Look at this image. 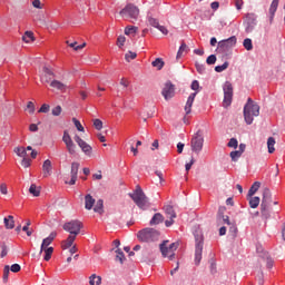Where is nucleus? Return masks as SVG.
<instances>
[{
    "label": "nucleus",
    "mask_w": 285,
    "mask_h": 285,
    "mask_svg": "<svg viewBox=\"0 0 285 285\" xmlns=\"http://www.w3.org/2000/svg\"><path fill=\"white\" fill-rule=\"evenodd\" d=\"M277 200L273 202V194L271 193V189L265 188L263 190V199L261 203V216L262 219H264L265 222H268V219H271V207L277 206Z\"/></svg>",
    "instance_id": "nucleus-1"
},
{
    "label": "nucleus",
    "mask_w": 285,
    "mask_h": 285,
    "mask_svg": "<svg viewBox=\"0 0 285 285\" xmlns=\"http://www.w3.org/2000/svg\"><path fill=\"white\" fill-rule=\"evenodd\" d=\"M132 202L140 208V210H148L150 208V200H148V196L144 193V189L138 185L132 194H129Z\"/></svg>",
    "instance_id": "nucleus-2"
},
{
    "label": "nucleus",
    "mask_w": 285,
    "mask_h": 285,
    "mask_svg": "<svg viewBox=\"0 0 285 285\" xmlns=\"http://www.w3.org/2000/svg\"><path fill=\"white\" fill-rule=\"evenodd\" d=\"M255 117H259V105L253 101L252 98H248L246 105L244 106V119L246 124L250 126Z\"/></svg>",
    "instance_id": "nucleus-3"
},
{
    "label": "nucleus",
    "mask_w": 285,
    "mask_h": 285,
    "mask_svg": "<svg viewBox=\"0 0 285 285\" xmlns=\"http://www.w3.org/2000/svg\"><path fill=\"white\" fill-rule=\"evenodd\" d=\"M169 240H163V243L159 245V250L161 253L163 257H166L169 259V262H173L175 257H177V248H179V242L171 243L168 245Z\"/></svg>",
    "instance_id": "nucleus-4"
},
{
    "label": "nucleus",
    "mask_w": 285,
    "mask_h": 285,
    "mask_svg": "<svg viewBox=\"0 0 285 285\" xmlns=\"http://www.w3.org/2000/svg\"><path fill=\"white\" fill-rule=\"evenodd\" d=\"M195 237V264L196 266H199L202 264V253L204 252V234L202 232L196 230L194 233Z\"/></svg>",
    "instance_id": "nucleus-5"
},
{
    "label": "nucleus",
    "mask_w": 285,
    "mask_h": 285,
    "mask_svg": "<svg viewBox=\"0 0 285 285\" xmlns=\"http://www.w3.org/2000/svg\"><path fill=\"white\" fill-rule=\"evenodd\" d=\"M122 19H130L131 23H135L139 19V8L132 3H128L120 12Z\"/></svg>",
    "instance_id": "nucleus-6"
},
{
    "label": "nucleus",
    "mask_w": 285,
    "mask_h": 285,
    "mask_svg": "<svg viewBox=\"0 0 285 285\" xmlns=\"http://www.w3.org/2000/svg\"><path fill=\"white\" fill-rule=\"evenodd\" d=\"M137 238L144 243L157 242L159 239V232L153 228H145L137 233Z\"/></svg>",
    "instance_id": "nucleus-7"
},
{
    "label": "nucleus",
    "mask_w": 285,
    "mask_h": 285,
    "mask_svg": "<svg viewBox=\"0 0 285 285\" xmlns=\"http://www.w3.org/2000/svg\"><path fill=\"white\" fill-rule=\"evenodd\" d=\"M62 228L63 230H66V233H69V235L77 237V235L81 233V228H83V223H81L80 220L73 219L68 223H65Z\"/></svg>",
    "instance_id": "nucleus-8"
},
{
    "label": "nucleus",
    "mask_w": 285,
    "mask_h": 285,
    "mask_svg": "<svg viewBox=\"0 0 285 285\" xmlns=\"http://www.w3.org/2000/svg\"><path fill=\"white\" fill-rule=\"evenodd\" d=\"M224 90V100L223 107L228 108L233 104V83L230 81H226L223 86Z\"/></svg>",
    "instance_id": "nucleus-9"
},
{
    "label": "nucleus",
    "mask_w": 285,
    "mask_h": 285,
    "mask_svg": "<svg viewBox=\"0 0 285 285\" xmlns=\"http://www.w3.org/2000/svg\"><path fill=\"white\" fill-rule=\"evenodd\" d=\"M62 141L66 145L67 151L71 156L77 155V145H75V141L72 140V137H70V134L68 132V130L63 131Z\"/></svg>",
    "instance_id": "nucleus-10"
},
{
    "label": "nucleus",
    "mask_w": 285,
    "mask_h": 285,
    "mask_svg": "<svg viewBox=\"0 0 285 285\" xmlns=\"http://www.w3.org/2000/svg\"><path fill=\"white\" fill-rule=\"evenodd\" d=\"M191 150L193 153H202V149L204 148V136L202 134L197 132L190 141Z\"/></svg>",
    "instance_id": "nucleus-11"
},
{
    "label": "nucleus",
    "mask_w": 285,
    "mask_h": 285,
    "mask_svg": "<svg viewBox=\"0 0 285 285\" xmlns=\"http://www.w3.org/2000/svg\"><path fill=\"white\" fill-rule=\"evenodd\" d=\"M71 179L68 180V178H65V184H68L69 186H75L77 184V177L79 175V163H72L71 164Z\"/></svg>",
    "instance_id": "nucleus-12"
},
{
    "label": "nucleus",
    "mask_w": 285,
    "mask_h": 285,
    "mask_svg": "<svg viewBox=\"0 0 285 285\" xmlns=\"http://www.w3.org/2000/svg\"><path fill=\"white\" fill-rule=\"evenodd\" d=\"M73 139L76 144H78L79 148H81L82 153H85V155H88V157L92 155V147L88 145V142H86L83 139H81L79 135H76Z\"/></svg>",
    "instance_id": "nucleus-13"
},
{
    "label": "nucleus",
    "mask_w": 285,
    "mask_h": 285,
    "mask_svg": "<svg viewBox=\"0 0 285 285\" xmlns=\"http://www.w3.org/2000/svg\"><path fill=\"white\" fill-rule=\"evenodd\" d=\"M161 95L166 101L175 97V85L167 82L163 88Z\"/></svg>",
    "instance_id": "nucleus-14"
},
{
    "label": "nucleus",
    "mask_w": 285,
    "mask_h": 285,
    "mask_svg": "<svg viewBox=\"0 0 285 285\" xmlns=\"http://www.w3.org/2000/svg\"><path fill=\"white\" fill-rule=\"evenodd\" d=\"M236 43H237V38L235 36H233V37L228 38L227 40H223V41L218 42V48L226 51V50H230V48H233Z\"/></svg>",
    "instance_id": "nucleus-15"
},
{
    "label": "nucleus",
    "mask_w": 285,
    "mask_h": 285,
    "mask_svg": "<svg viewBox=\"0 0 285 285\" xmlns=\"http://www.w3.org/2000/svg\"><path fill=\"white\" fill-rule=\"evenodd\" d=\"M218 222H222L223 224H226L227 226H230V230H233L234 233H237V227L233 224H230V219L228 218V216H224V212H222V209H219L218 212V217H217Z\"/></svg>",
    "instance_id": "nucleus-16"
},
{
    "label": "nucleus",
    "mask_w": 285,
    "mask_h": 285,
    "mask_svg": "<svg viewBox=\"0 0 285 285\" xmlns=\"http://www.w3.org/2000/svg\"><path fill=\"white\" fill-rule=\"evenodd\" d=\"M195 97H197V92H193L187 98L186 105H185V112L186 115H190L193 112V104H195Z\"/></svg>",
    "instance_id": "nucleus-17"
},
{
    "label": "nucleus",
    "mask_w": 285,
    "mask_h": 285,
    "mask_svg": "<svg viewBox=\"0 0 285 285\" xmlns=\"http://www.w3.org/2000/svg\"><path fill=\"white\" fill-rule=\"evenodd\" d=\"M42 175L43 177H50V175H52V161L50 159L43 161Z\"/></svg>",
    "instance_id": "nucleus-18"
},
{
    "label": "nucleus",
    "mask_w": 285,
    "mask_h": 285,
    "mask_svg": "<svg viewBox=\"0 0 285 285\" xmlns=\"http://www.w3.org/2000/svg\"><path fill=\"white\" fill-rule=\"evenodd\" d=\"M75 239H77V236L69 235L67 239L62 240L61 243L62 250H68V248H72L75 244Z\"/></svg>",
    "instance_id": "nucleus-19"
},
{
    "label": "nucleus",
    "mask_w": 285,
    "mask_h": 285,
    "mask_svg": "<svg viewBox=\"0 0 285 285\" xmlns=\"http://www.w3.org/2000/svg\"><path fill=\"white\" fill-rule=\"evenodd\" d=\"M279 7V0H273L269 7V20L273 21L275 19V12H277V8Z\"/></svg>",
    "instance_id": "nucleus-20"
},
{
    "label": "nucleus",
    "mask_w": 285,
    "mask_h": 285,
    "mask_svg": "<svg viewBox=\"0 0 285 285\" xmlns=\"http://www.w3.org/2000/svg\"><path fill=\"white\" fill-rule=\"evenodd\" d=\"M92 206H95V198L88 194L85 196V208L86 210H92Z\"/></svg>",
    "instance_id": "nucleus-21"
},
{
    "label": "nucleus",
    "mask_w": 285,
    "mask_h": 285,
    "mask_svg": "<svg viewBox=\"0 0 285 285\" xmlns=\"http://www.w3.org/2000/svg\"><path fill=\"white\" fill-rule=\"evenodd\" d=\"M3 222L7 230H12V228H14V216L9 215L8 217H4Z\"/></svg>",
    "instance_id": "nucleus-22"
},
{
    "label": "nucleus",
    "mask_w": 285,
    "mask_h": 285,
    "mask_svg": "<svg viewBox=\"0 0 285 285\" xmlns=\"http://www.w3.org/2000/svg\"><path fill=\"white\" fill-rule=\"evenodd\" d=\"M161 222H164V215L157 213L153 216L149 224L150 226H157V224H161Z\"/></svg>",
    "instance_id": "nucleus-23"
},
{
    "label": "nucleus",
    "mask_w": 285,
    "mask_h": 285,
    "mask_svg": "<svg viewBox=\"0 0 285 285\" xmlns=\"http://www.w3.org/2000/svg\"><path fill=\"white\" fill-rule=\"evenodd\" d=\"M43 72H45L43 81L46 83H50V79L55 77V72H52V70H50V68L48 67H43Z\"/></svg>",
    "instance_id": "nucleus-24"
},
{
    "label": "nucleus",
    "mask_w": 285,
    "mask_h": 285,
    "mask_svg": "<svg viewBox=\"0 0 285 285\" xmlns=\"http://www.w3.org/2000/svg\"><path fill=\"white\" fill-rule=\"evenodd\" d=\"M22 41H24V43H32V41H35V33L32 31H26L22 36Z\"/></svg>",
    "instance_id": "nucleus-25"
},
{
    "label": "nucleus",
    "mask_w": 285,
    "mask_h": 285,
    "mask_svg": "<svg viewBox=\"0 0 285 285\" xmlns=\"http://www.w3.org/2000/svg\"><path fill=\"white\" fill-rule=\"evenodd\" d=\"M259 186H262L261 181H255L252 187L248 190L247 197H253V195H255V193H257L259 190Z\"/></svg>",
    "instance_id": "nucleus-26"
},
{
    "label": "nucleus",
    "mask_w": 285,
    "mask_h": 285,
    "mask_svg": "<svg viewBox=\"0 0 285 285\" xmlns=\"http://www.w3.org/2000/svg\"><path fill=\"white\" fill-rule=\"evenodd\" d=\"M50 87L55 88L56 90H66V85L59 80H53L50 82Z\"/></svg>",
    "instance_id": "nucleus-27"
},
{
    "label": "nucleus",
    "mask_w": 285,
    "mask_h": 285,
    "mask_svg": "<svg viewBox=\"0 0 285 285\" xmlns=\"http://www.w3.org/2000/svg\"><path fill=\"white\" fill-rule=\"evenodd\" d=\"M30 195L33 197H39L41 195V187H37V185L32 184L29 188Z\"/></svg>",
    "instance_id": "nucleus-28"
},
{
    "label": "nucleus",
    "mask_w": 285,
    "mask_h": 285,
    "mask_svg": "<svg viewBox=\"0 0 285 285\" xmlns=\"http://www.w3.org/2000/svg\"><path fill=\"white\" fill-rule=\"evenodd\" d=\"M165 213L166 215H168L169 219H175L177 217V214H175V209L170 205L165 206Z\"/></svg>",
    "instance_id": "nucleus-29"
},
{
    "label": "nucleus",
    "mask_w": 285,
    "mask_h": 285,
    "mask_svg": "<svg viewBox=\"0 0 285 285\" xmlns=\"http://www.w3.org/2000/svg\"><path fill=\"white\" fill-rule=\"evenodd\" d=\"M184 52H188V46L186 45V42H183L178 49L176 59H181V57L184 56Z\"/></svg>",
    "instance_id": "nucleus-30"
},
{
    "label": "nucleus",
    "mask_w": 285,
    "mask_h": 285,
    "mask_svg": "<svg viewBox=\"0 0 285 285\" xmlns=\"http://www.w3.org/2000/svg\"><path fill=\"white\" fill-rule=\"evenodd\" d=\"M89 284L90 285H101V276H97L96 274H92L89 277Z\"/></svg>",
    "instance_id": "nucleus-31"
},
{
    "label": "nucleus",
    "mask_w": 285,
    "mask_h": 285,
    "mask_svg": "<svg viewBox=\"0 0 285 285\" xmlns=\"http://www.w3.org/2000/svg\"><path fill=\"white\" fill-rule=\"evenodd\" d=\"M267 148H268L269 155H273V153H275V139L273 137H269L267 139Z\"/></svg>",
    "instance_id": "nucleus-32"
},
{
    "label": "nucleus",
    "mask_w": 285,
    "mask_h": 285,
    "mask_svg": "<svg viewBox=\"0 0 285 285\" xmlns=\"http://www.w3.org/2000/svg\"><path fill=\"white\" fill-rule=\"evenodd\" d=\"M259 202H261L259 197L249 196V206H250V208H257V206H259Z\"/></svg>",
    "instance_id": "nucleus-33"
},
{
    "label": "nucleus",
    "mask_w": 285,
    "mask_h": 285,
    "mask_svg": "<svg viewBox=\"0 0 285 285\" xmlns=\"http://www.w3.org/2000/svg\"><path fill=\"white\" fill-rule=\"evenodd\" d=\"M164 60L161 58H156L155 61L151 62V66L154 68H157V70H161V68H164Z\"/></svg>",
    "instance_id": "nucleus-34"
},
{
    "label": "nucleus",
    "mask_w": 285,
    "mask_h": 285,
    "mask_svg": "<svg viewBox=\"0 0 285 285\" xmlns=\"http://www.w3.org/2000/svg\"><path fill=\"white\" fill-rule=\"evenodd\" d=\"M95 213H99V215H101V213H104V200L99 199L97 200L95 207H94Z\"/></svg>",
    "instance_id": "nucleus-35"
},
{
    "label": "nucleus",
    "mask_w": 285,
    "mask_h": 285,
    "mask_svg": "<svg viewBox=\"0 0 285 285\" xmlns=\"http://www.w3.org/2000/svg\"><path fill=\"white\" fill-rule=\"evenodd\" d=\"M55 253V248L53 247H49L46 249L45 252V262H50V259H52V254Z\"/></svg>",
    "instance_id": "nucleus-36"
},
{
    "label": "nucleus",
    "mask_w": 285,
    "mask_h": 285,
    "mask_svg": "<svg viewBox=\"0 0 285 285\" xmlns=\"http://www.w3.org/2000/svg\"><path fill=\"white\" fill-rule=\"evenodd\" d=\"M153 254L150 253V250H148V249H144L142 252H141V261L142 262H149V259H153V256H151Z\"/></svg>",
    "instance_id": "nucleus-37"
},
{
    "label": "nucleus",
    "mask_w": 285,
    "mask_h": 285,
    "mask_svg": "<svg viewBox=\"0 0 285 285\" xmlns=\"http://www.w3.org/2000/svg\"><path fill=\"white\" fill-rule=\"evenodd\" d=\"M116 254V262H120V264H124V262H126V255L122 253V250L117 249Z\"/></svg>",
    "instance_id": "nucleus-38"
},
{
    "label": "nucleus",
    "mask_w": 285,
    "mask_h": 285,
    "mask_svg": "<svg viewBox=\"0 0 285 285\" xmlns=\"http://www.w3.org/2000/svg\"><path fill=\"white\" fill-rule=\"evenodd\" d=\"M53 240H51L49 237L43 238L42 244L40 246V252L39 255H41L43 253V248L50 246V244H52Z\"/></svg>",
    "instance_id": "nucleus-39"
},
{
    "label": "nucleus",
    "mask_w": 285,
    "mask_h": 285,
    "mask_svg": "<svg viewBox=\"0 0 285 285\" xmlns=\"http://www.w3.org/2000/svg\"><path fill=\"white\" fill-rule=\"evenodd\" d=\"M9 275H10V265H6L3 268V275H2V281L4 284H8Z\"/></svg>",
    "instance_id": "nucleus-40"
},
{
    "label": "nucleus",
    "mask_w": 285,
    "mask_h": 285,
    "mask_svg": "<svg viewBox=\"0 0 285 285\" xmlns=\"http://www.w3.org/2000/svg\"><path fill=\"white\" fill-rule=\"evenodd\" d=\"M138 27L130 26L125 28V35H137Z\"/></svg>",
    "instance_id": "nucleus-41"
},
{
    "label": "nucleus",
    "mask_w": 285,
    "mask_h": 285,
    "mask_svg": "<svg viewBox=\"0 0 285 285\" xmlns=\"http://www.w3.org/2000/svg\"><path fill=\"white\" fill-rule=\"evenodd\" d=\"M243 46L245 50H253V40L249 38H246L243 42Z\"/></svg>",
    "instance_id": "nucleus-42"
},
{
    "label": "nucleus",
    "mask_w": 285,
    "mask_h": 285,
    "mask_svg": "<svg viewBox=\"0 0 285 285\" xmlns=\"http://www.w3.org/2000/svg\"><path fill=\"white\" fill-rule=\"evenodd\" d=\"M228 66H229L228 61H225L223 65L216 66L215 71L216 72H224V70L228 69Z\"/></svg>",
    "instance_id": "nucleus-43"
},
{
    "label": "nucleus",
    "mask_w": 285,
    "mask_h": 285,
    "mask_svg": "<svg viewBox=\"0 0 285 285\" xmlns=\"http://www.w3.org/2000/svg\"><path fill=\"white\" fill-rule=\"evenodd\" d=\"M67 43L69 45V48H73V50H82V48H86V43H82L80 46H77V42H71L67 41Z\"/></svg>",
    "instance_id": "nucleus-44"
},
{
    "label": "nucleus",
    "mask_w": 285,
    "mask_h": 285,
    "mask_svg": "<svg viewBox=\"0 0 285 285\" xmlns=\"http://www.w3.org/2000/svg\"><path fill=\"white\" fill-rule=\"evenodd\" d=\"M125 59L126 61L130 62L132 61V59H137V53L129 51L128 53L125 55Z\"/></svg>",
    "instance_id": "nucleus-45"
},
{
    "label": "nucleus",
    "mask_w": 285,
    "mask_h": 285,
    "mask_svg": "<svg viewBox=\"0 0 285 285\" xmlns=\"http://www.w3.org/2000/svg\"><path fill=\"white\" fill-rule=\"evenodd\" d=\"M232 161H237L242 157V151L235 150L230 153Z\"/></svg>",
    "instance_id": "nucleus-46"
},
{
    "label": "nucleus",
    "mask_w": 285,
    "mask_h": 285,
    "mask_svg": "<svg viewBox=\"0 0 285 285\" xmlns=\"http://www.w3.org/2000/svg\"><path fill=\"white\" fill-rule=\"evenodd\" d=\"M94 127L96 130H101L104 128V121L101 119H94Z\"/></svg>",
    "instance_id": "nucleus-47"
},
{
    "label": "nucleus",
    "mask_w": 285,
    "mask_h": 285,
    "mask_svg": "<svg viewBox=\"0 0 285 285\" xmlns=\"http://www.w3.org/2000/svg\"><path fill=\"white\" fill-rule=\"evenodd\" d=\"M216 61H217V56H215V55H210L206 59V63H208V66H214V63H216Z\"/></svg>",
    "instance_id": "nucleus-48"
},
{
    "label": "nucleus",
    "mask_w": 285,
    "mask_h": 285,
    "mask_svg": "<svg viewBox=\"0 0 285 285\" xmlns=\"http://www.w3.org/2000/svg\"><path fill=\"white\" fill-rule=\"evenodd\" d=\"M72 121L77 128V130H79V132H83V126L81 125V122L77 119V118H72Z\"/></svg>",
    "instance_id": "nucleus-49"
},
{
    "label": "nucleus",
    "mask_w": 285,
    "mask_h": 285,
    "mask_svg": "<svg viewBox=\"0 0 285 285\" xmlns=\"http://www.w3.org/2000/svg\"><path fill=\"white\" fill-rule=\"evenodd\" d=\"M61 111H62L61 106H56V107L51 110V115H52L53 117H59V115H61Z\"/></svg>",
    "instance_id": "nucleus-50"
},
{
    "label": "nucleus",
    "mask_w": 285,
    "mask_h": 285,
    "mask_svg": "<svg viewBox=\"0 0 285 285\" xmlns=\"http://www.w3.org/2000/svg\"><path fill=\"white\" fill-rule=\"evenodd\" d=\"M31 164H32V160L29 158H22V160H21V166L23 168H30Z\"/></svg>",
    "instance_id": "nucleus-51"
},
{
    "label": "nucleus",
    "mask_w": 285,
    "mask_h": 285,
    "mask_svg": "<svg viewBox=\"0 0 285 285\" xmlns=\"http://www.w3.org/2000/svg\"><path fill=\"white\" fill-rule=\"evenodd\" d=\"M239 142L237 141L236 138H230V140L227 144L228 148H237Z\"/></svg>",
    "instance_id": "nucleus-52"
},
{
    "label": "nucleus",
    "mask_w": 285,
    "mask_h": 285,
    "mask_svg": "<svg viewBox=\"0 0 285 285\" xmlns=\"http://www.w3.org/2000/svg\"><path fill=\"white\" fill-rule=\"evenodd\" d=\"M27 110H29V115H35V110H36L35 102L29 101L27 104Z\"/></svg>",
    "instance_id": "nucleus-53"
},
{
    "label": "nucleus",
    "mask_w": 285,
    "mask_h": 285,
    "mask_svg": "<svg viewBox=\"0 0 285 285\" xmlns=\"http://www.w3.org/2000/svg\"><path fill=\"white\" fill-rule=\"evenodd\" d=\"M38 112H43V114L50 112V105L43 104V105L40 107V109L38 110Z\"/></svg>",
    "instance_id": "nucleus-54"
},
{
    "label": "nucleus",
    "mask_w": 285,
    "mask_h": 285,
    "mask_svg": "<svg viewBox=\"0 0 285 285\" xmlns=\"http://www.w3.org/2000/svg\"><path fill=\"white\" fill-rule=\"evenodd\" d=\"M196 70L199 72V75H204V72H206V67L199 62H196Z\"/></svg>",
    "instance_id": "nucleus-55"
},
{
    "label": "nucleus",
    "mask_w": 285,
    "mask_h": 285,
    "mask_svg": "<svg viewBox=\"0 0 285 285\" xmlns=\"http://www.w3.org/2000/svg\"><path fill=\"white\" fill-rule=\"evenodd\" d=\"M124 43H126V37L119 36L117 39V47L121 48L124 46Z\"/></svg>",
    "instance_id": "nucleus-56"
},
{
    "label": "nucleus",
    "mask_w": 285,
    "mask_h": 285,
    "mask_svg": "<svg viewBox=\"0 0 285 285\" xmlns=\"http://www.w3.org/2000/svg\"><path fill=\"white\" fill-rule=\"evenodd\" d=\"M149 24L153 26V28H157L159 26V21L153 17L148 18Z\"/></svg>",
    "instance_id": "nucleus-57"
},
{
    "label": "nucleus",
    "mask_w": 285,
    "mask_h": 285,
    "mask_svg": "<svg viewBox=\"0 0 285 285\" xmlns=\"http://www.w3.org/2000/svg\"><path fill=\"white\" fill-rule=\"evenodd\" d=\"M9 271H11V273H19V271H21V265L13 264L11 265V268H9Z\"/></svg>",
    "instance_id": "nucleus-58"
},
{
    "label": "nucleus",
    "mask_w": 285,
    "mask_h": 285,
    "mask_svg": "<svg viewBox=\"0 0 285 285\" xmlns=\"http://www.w3.org/2000/svg\"><path fill=\"white\" fill-rule=\"evenodd\" d=\"M1 254H0V257H6L8 255V246L6 244H2L1 245Z\"/></svg>",
    "instance_id": "nucleus-59"
},
{
    "label": "nucleus",
    "mask_w": 285,
    "mask_h": 285,
    "mask_svg": "<svg viewBox=\"0 0 285 285\" xmlns=\"http://www.w3.org/2000/svg\"><path fill=\"white\" fill-rule=\"evenodd\" d=\"M33 8H37L38 10H41L43 6H41V0H33L32 1Z\"/></svg>",
    "instance_id": "nucleus-60"
},
{
    "label": "nucleus",
    "mask_w": 285,
    "mask_h": 285,
    "mask_svg": "<svg viewBox=\"0 0 285 285\" xmlns=\"http://www.w3.org/2000/svg\"><path fill=\"white\" fill-rule=\"evenodd\" d=\"M0 193H1L2 195H6V194L8 193V185H6L4 183H2V184L0 185Z\"/></svg>",
    "instance_id": "nucleus-61"
},
{
    "label": "nucleus",
    "mask_w": 285,
    "mask_h": 285,
    "mask_svg": "<svg viewBox=\"0 0 285 285\" xmlns=\"http://www.w3.org/2000/svg\"><path fill=\"white\" fill-rule=\"evenodd\" d=\"M194 164H195V158H191L190 161L185 165V169L187 173L188 170H190V168H193Z\"/></svg>",
    "instance_id": "nucleus-62"
},
{
    "label": "nucleus",
    "mask_w": 285,
    "mask_h": 285,
    "mask_svg": "<svg viewBox=\"0 0 285 285\" xmlns=\"http://www.w3.org/2000/svg\"><path fill=\"white\" fill-rule=\"evenodd\" d=\"M191 90H199V81L194 80L191 82Z\"/></svg>",
    "instance_id": "nucleus-63"
},
{
    "label": "nucleus",
    "mask_w": 285,
    "mask_h": 285,
    "mask_svg": "<svg viewBox=\"0 0 285 285\" xmlns=\"http://www.w3.org/2000/svg\"><path fill=\"white\" fill-rule=\"evenodd\" d=\"M210 8H212V10H219V2L218 1L212 2Z\"/></svg>",
    "instance_id": "nucleus-64"
}]
</instances>
